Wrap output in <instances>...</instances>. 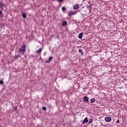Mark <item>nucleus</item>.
<instances>
[{
  "label": "nucleus",
  "mask_w": 127,
  "mask_h": 127,
  "mask_svg": "<svg viewBox=\"0 0 127 127\" xmlns=\"http://www.w3.org/2000/svg\"><path fill=\"white\" fill-rule=\"evenodd\" d=\"M26 52V46L23 45L19 49V52L22 54H24Z\"/></svg>",
  "instance_id": "obj_1"
},
{
  "label": "nucleus",
  "mask_w": 127,
  "mask_h": 127,
  "mask_svg": "<svg viewBox=\"0 0 127 127\" xmlns=\"http://www.w3.org/2000/svg\"><path fill=\"white\" fill-rule=\"evenodd\" d=\"M105 121L107 123H110L112 121V118L110 117H106L105 118Z\"/></svg>",
  "instance_id": "obj_2"
},
{
  "label": "nucleus",
  "mask_w": 127,
  "mask_h": 127,
  "mask_svg": "<svg viewBox=\"0 0 127 127\" xmlns=\"http://www.w3.org/2000/svg\"><path fill=\"white\" fill-rule=\"evenodd\" d=\"M67 14L68 16H72L73 14H75V12H73L72 11H69L67 12Z\"/></svg>",
  "instance_id": "obj_3"
},
{
  "label": "nucleus",
  "mask_w": 127,
  "mask_h": 127,
  "mask_svg": "<svg viewBox=\"0 0 127 127\" xmlns=\"http://www.w3.org/2000/svg\"><path fill=\"white\" fill-rule=\"evenodd\" d=\"M83 101L84 102H86V103H88V102L89 101V98H88L87 96H84L83 97Z\"/></svg>",
  "instance_id": "obj_4"
},
{
  "label": "nucleus",
  "mask_w": 127,
  "mask_h": 127,
  "mask_svg": "<svg viewBox=\"0 0 127 127\" xmlns=\"http://www.w3.org/2000/svg\"><path fill=\"white\" fill-rule=\"evenodd\" d=\"M89 122V120H88V118H85L84 120V121L82 122V124H87Z\"/></svg>",
  "instance_id": "obj_5"
},
{
  "label": "nucleus",
  "mask_w": 127,
  "mask_h": 127,
  "mask_svg": "<svg viewBox=\"0 0 127 127\" xmlns=\"http://www.w3.org/2000/svg\"><path fill=\"white\" fill-rule=\"evenodd\" d=\"M74 9H78L79 8V4H75L73 6Z\"/></svg>",
  "instance_id": "obj_6"
},
{
  "label": "nucleus",
  "mask_w": 127,
  "mask_h": 127,
  "mask_svg": "<svg viewBox=\"0 0 127 127\" xmlns=\"http://www.w3.org/2000/svg\"><path fill=\"white\" fill-rule=\"evenodd\" d=\"M53 59V58L52 57H49L48 61H46V63H49V62H50Z\"/></svg>",
  "instance_id": "obj_7"
},
{
  "label": "nucleus",
  "mask_w": 127,
  "mask_h": 127,
  "mask_svg": "<svg viewBox=\"0 0 127 127\" xmlns=\"http://www.w3.org/2000/svg\"><path fill=\"white\" fill-rule=\"evenodd\" d=\"M63 26H67V22L65 21H64L62 23Z\"/></svg>",
  "instance_id": "obj_8"
},
{
  "label": "nucleus",
  "mask_w": 127,
  "mask_h": 127,
  "mask_svg": "<svg viewBox=\"0 0 127 127\" xmlns=\"http://www.w3.org/2000/svg\"><path fill=\"white\" fill-rule=\"evenodd\" d=\"M42 51V49L41 48H39L38 50H37L35 53H37V54H38V53H40V52H41Z\"/></svg>",
  "instance_id": "obj_9"
},
{
  "label": "nucleus",
  "mask_w": 127,
  "mask_h": 127,
  "mask_svg": "<svg viewBox=\"0 0 127 127\" xmlns=\"http://www.w3.org/2000/svg\"><path fill=\"white\" fill-rule=\"evenodd\" d=\"M15 59H18V58H20V56L19 55H15Z\"/></svg>",
  "instance_id": "obj_10"
},
{
  "label": "nucleus",
  "mask_w": 127,
  "mask_h": 127,
  "mask_svg": "<svg viewBox=\"0 0 127 127\" xmlns=\"http://www.w3.org/2000/svg\"><path fill=\"white\" fill-rule=\"evenodd\" d=\"M96 101V99H95V98H92L91 99V103H95Z\"/></svg>",
  "instance_id": "obj_11"
},
{
  "label": "nucleus",
  "mask_w": 127,
  "mask_h": 127,
  "mask_svg": "<svg viewBox=\"0 0 127 127\" xmlns=\"http://www.w3.org/2000/svg\"><path fill=\"white\" fill-rule=\"evenodd\" d=\"M22 16L23 18H25L26 17V15L24 13H22Z\"/></svg>",
  "instance_id": "obj_12"
},
{
  "label": "nucleus",
  "mask_w": 127,
  "mask_h": 127,
  "mask_svg": "<svg viewBox=\"0 0 127 127\" xmlns=\"http://www.w3.org/2000/svg\"><path fill=\"white\" fill-rule=\"evenodd\" d=\"M83 35H84L83 33H80V39H81L83 37Z\"/></svg>",
  "instance_id": "obj_13"
},
{
  "label": "nucleus",
  "mask_w": 127,
  "mask_h": 127,
  "mask_svg": "<svg viewBox=\"0 0 127 127\" xmlns=\"http://www.w3.org/2000/svg\"><path fill=\"white\" fill-rule=\"evenodd\" d=\"M80 55L82 56L84 55V53L83 52V51L82 50H80Z\"/></svg>",
  "instance_id": "obj_14"
},
{
  "label": "nucleus",
  "mask_w": 127,
  "mask_h": 127,
  "mask_svg": "<svg viewBox=\"0 0 127 127\" xmlns=\"http://www.w3.org/2000/svg\"><path fill=\"white\" fill-rule=\"evenodd\" d=\"M62 11H64V10H66V8L64 6L62 7Z\"/></svg>",
  "instance_id": "obj_15"
},
{
  "label": "nucleus",
  "mask_w": 127,
  "mask_h": 127,
  "mask_svg": "<svg viewBox=\"0 0 127 127\" xmlns=\"http://www.w3.org/2000/svg\"><path fill=\"white\" fill-rule=\"evenodd\" d=\"M42 109L43 111H46V107H43L42 108Z\"/></svg>",
  "instance_id": "obj_16"
},
{
  "label": "nucleus",
  "mask_w": 127,
  "mask_h": 127,
  "mask_svg": "<svg viewBox=\"0 0 127 127\" xmlns=\"http://www.w3.org/2000/svg\"><path fill=\"white\" fill-rule=\"evenodd\" d=\"M14 111H17V107L15 106L13 108Z\"/></svg>",
  "instance_id": "obj_17"
},
{
  "label": "nucleus",
  "mask_w": 127,
  "mask_h": 127,
  "mask_svg": "<svg viewBox=\"0 0 127 127\" xmlns=\"http://www.w3.org/2000/svg\"><path fill=\"white\" fill-rule=\"evenodd\" d=\"M92 123H93V119H90L89 121V124H92Z\"/></svg>",
  "instance_id": "obj_18"
},
{
  "label": "nucleus",
  "mask_w": 127,
  "mask_h": 127,
  "mask_svg": "<svg viewBox=\"0 0 127 127\" xmlns=\"http://www.w3.org/2000/svg\"><path fill=\"white\" fill-rule=\"evenodd\" d=\"M3 6V4L0 2V7H2Z\"/></svg>",
  "instance_id": "obj_19"
},
{
  "label": "nucleus",
  "mask_w": 127,
  "mask_h": 127,
  "mask_svg": "<svg viewBox=\"0 0 127 127\" xmlns=\"http://www.w3.org/2000/svg\"><path fill=\"white\" fill-rule=\"evenodd\" d=\"M3 84V81L0 80V85H2Z\"/></svg>",
  "instance_id": "obj_20"
},
{
  "label": "nucleus",
  "mask_w": 127,
  "mask_h": 127,
  "mask_svg": "<svg viewBox=\"0 0 127 127\" xmlns=\"http://www.w3.org/2000/svg\"><path fill=\"white\" fill-rule=\"evenodd\" d=\"M58 1H59V2H61V1H63V0H58Z\"/></svg>",
  "instance_id": "obj_21"
},
{
  "label": "nucleus",
  "mask_w": 127,
  "mask_h": 127,
  "mask_svg": "<svg viewBox=\"0 0 127 127\" xmlns=\"http://www.w3.org/2000/svg\"><path fill=\"white\" fill-rule=\"evenodd\" d=\"M117 124H120V120H117Z\"/></svg>",
  "instance_id": "obj_22"
},
{
  "label": "nucleus",
  "mask_w": 127,
  "mask_h": 127,
  "mask_svg": "<svg viewBox=\"0 0 127 127\" xmlns=\"http://www.w3.org/2000/svg\"><path fill=\"white\" fill-rule=\"evenodd\" d=\"M2 13V11H1V10H0V15H1Z\"/></svg>",
  "instance_id": "obj_23"
},
{
  "label": "nucleus",
  "mask_w": 127,
  "mask_h": 127,
  "mask_svg": "<svg viewBox=\"0 0 127 127\" xmlns=\"http://www.w3.org/2000/svg\"><path fill=\"white\" fill-rule=\"evenodd\" d=\"M49 109H51V105L50 104L49 105Z\"/></svg>",
  "instance_id": "obj_24"
},
{
  "label": "nucleus",
  "mask_w": 127,
  "mask_h": 127,
  "mask_svg": "<svg viewBox=\"0 0 127 127\" xmlns=\"http://www.w3.org/2000/svg\"><path fill=\"white\" fill-rule=\"evenodd\" d=\"M78 38H80V34H78Z\"/></svg>",
  "instance_id": "obj_25"
},
{
  "label": "nucleus",
  "mask_w": 127,
  "mask_h": 127,
  "mask_svg": "<svg viewBox=\"0 0 127 127\" xmlns=\"http://www.w3.org/2000/svg\"><path fill=\"white\" fill-rule=\"evenodd\" d=\"M78 51H79V52H80V49H78Z\"/></svg>",
  "instance_id": "obj_26"
}]
</instances>
